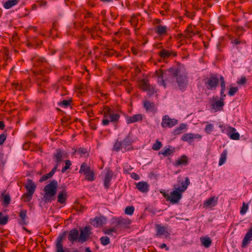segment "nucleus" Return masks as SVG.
<instances>
[{
    "label": "nucleus",
    "mask_w": 252,
    "mask_h": 252,
    "mask_svg": "<svg viewBox=\"0 0 252 252\" xmlns=\"http://www.w3.org/2000/svg\"><path fill=\"white\" fill-rule=\"evenodd\" d=\"M32 196H33V194H32L31 193L25 192L22 195L21 199L24 202H29L32 200Z\"/></svg>",
    "instance_id": "nucleus-40"
},
{
    "label": "nucleus",
    "mask_w": 252,
    "mask_h": 252,
    "mask_svg": "<svg viewBox=\"0 0 252 252\" xmlns=\"http://www.w3.org/2000/svg\"><path fill=\"white\" fill-rule=\"evenodd\" d=\"M122 147L125 150V152L132 149L131 141L129 136H126L122 142Z\"/></svg>",
    "instance_id": "nucleus-28"
},
{
    "label": "nucleus",
    "mask_w": 252,
    "mask_h": 252,
    "mask_svg": "<svg viewBox=\"0 0 252 252\" xmlns=\"http://www.w3.org/2000/svg\"><path fill=\"white\" fill-rule=\"evenodd\" d=\"M79 173L83 174L85 176V179L89 182H93L95 179L94 170L86 162H83L81 165Z\"/></svg>",
    "instance_id": "nucleus-4"
},
{
    "label": "nucleus",
    "mask_w": 252,
    "mask_h": 252,
    "mask_svg": "<svg viewBox=\"0 0 252 252\" xmlns=\"http://www.w3.org/2000/svg\"><path fill=\"white\" fill-rule=\"evenodd\" d=\"M131 221L127 218H119L116 220L117 227L120 226L123 228H127L129 226Z\"/></svg>",
    "instance_id": "nucleus-17"
},
{
    "label": "nucleus",
    "mask_w": 252,
    "mask_h": 252,
    "mask_svg": "<svg viewBox=\"0 0 252 252\" xmlns=\"http://www.w3.org/2000/svg\"><path fill=\"white\" fill-rule=\"evenodd\" d=\"M248 209V205L246 204L245 203H243L242 207L241 208L240 213L242 215H244Z\"/></svg>",
    "instance_id": "nucleus-59"
},
{
    "label": "nucleus",
    "mask_w": 252,
    "mask_h": 252,
    "mask_svg": "<svg viewBox=\"0 0 252 252\" xmlns=\"http://www.w3.org/2000/svg\"><path fill=\"white\" fill-rule=\"evenodd\" d=\"M65 165L62 169V172L64 173L67 169H68L71 165V162L69 160H65L64 161Z\"/></svg>",
    "instance_id": "nucleus-53"
},
{
    "label": "nucleus",
    "mask_w": 252,
    "mask_h": 252,
    "mask_svg": "<svg viewBox=\"0 0 252 252\" xmlns=\"http://www.w3.org/2000/svg\"><path fill=\"white\" fill-rule=\"evenodd\" d=\"M136 188L141 192L146 193L149 190V185L144 181H141L136 184Z\"/></svg>",
    "instance_id": "nucleus-23"
},
{
    "label": "nucleus",
    "mask_w": 252,
    "mask_h": 252,
    "mask_svg": "<svg viewBox=\"0 0 252 252\" xmlns=\"http://www.w3.org/2000/svg\"><path fill=\"white\" fill-rule=\"evenodd\" d=\"M220 80V76L217 73H210L204 78V85L208 90L215 89L218 86Z\"/></svg>",
    "instance_id": "nucleus-3"
},
{
    "label": "nucleus",
    "mask_w": 252,
    "mask_h": 252,
    "mask_svg": "<svg viewBox=\"0 0 252 252\" xmlns=\"http://www.w3.org/2000/svg\"><path fill=\"white\" fill-rule=\"evenodd\" d=\"M156 228L157 231V236L159 237L161 236H167L169 234L167 229L165 226H161L160 224H156Z\"/></svg>",
    "instance_id": "nucleus-25"
},
{
    "label": "nucleus",
    "mask_w": 252,
    "mask_h": 252,
    "mask_svg": "<svg viewBox=\"0 0 252 252\" xmlns=\"http://www.w3.org/2000/svg\"><path fill=\"white\" fill-rule=\"evenodd\" d=\"M64 155V152L63 151L60 149L57 150L56 153L53 155L54 158L56 163L60 164V163L63 161Z\"/></svg>",
    "instance_id": "nucleus-26"
},
{
    "label": "nucleus",
    "mask_w": 252,
    "mask_h": 252,
    "mask_svg": "<svg viewBox=\"0 0 252 252\" xmlns=\"http://www.w3.org/2000/svg\"><path fill=\"white\" fill-rule=\"evenodd\" d=\"M105 220L102 217H95L94 219L90 221L95 227H98L102 226L105 223Z\"/></svg>",
    "instance_id": "nucleus-27"
},
{
    "label": "nucleus",
    "mask_w": 252,
    "mask_h": 252,
    "mask_svg": "<svg viewBox=\"0 0 252 252\" xmlns=\"http://www.w3.org/2000/svg\"><path fill=\"white\" fill-rule=\"evenodd\" d=\"M214 129V125L212 124L207 122V125L205 126L204 131L207 134H210Z\"/></svg>",
    "instance_id": "nucleus-49"
},
{
    "label": "nucleus",
    "mask_w": 252,
    "mask_h": 252,
    "mask_svg": "<svg viewBox=\"0 0 252 252\" xmlns=\"http://www.w3.org/2000/svg\"><path fill=\"white\" fill-rule=\"evenodd\" d=\"M167 73V70L165 72H163L162 70H159L156 71L155 73V77L157 78V82L160 85H162L164 88L166 87L165 81H168L166 79V77L167 76H166V74Z\"/></svg>",
    "instance_id": "nucleus-12"
},
{
    "label": "nucleus",
    "mask_w": 252,
    "mask_h": 252,
    "mask_svg": "<svg viewBox=\"0 0 252 252\" xmlns=\"http://www.w3.org/2000/svg\"><path fill=\"white\" fill-rule=\"evenodd\" d=\"M202 138V135L199 134L186 133L184 134L182 137L181 140L183 141L187 142L189 144H191L194 140H200Z\"/></svg>",
    "instance_id": "nucleus-8"
},
{
    "label": "nucleus",
    "mask_w": 252,
    "mask_h": 252,
    "mask_svg": "<svg viewBox=\"0 0 252 252\" xmlns=\"http://www.w3.org/2000/svg\"><path fill=\"white\" fill-rule=\"evenodd\" d=\"M48 78L47 76L43 74L42 72L35 74L36 82L38 86V91L39 92H44L43 88L45 87L47 85L48 82Z\"/></svg>",
    "instance_id": "nucleus-6"
},
{
    "label": "nucleus",
    "mask_w": 252,
    "mask_h": 252,
    "mask_svg": "<svg viewBox=\"0 0 252 252\" xmlns=\"http://www.w3.org/2000/svg\"><path fill=\"white\" fill-rule=\"evenodd\" d=\"M8 217L7 216H3L2 213L0 212V225H5L8 222Z\"/></svg>",
    "instance_id": "nucleus-48"
},
{
    "label": "nucleus",
    "mask_w": 252,
    "mask_h": 252,
    "mask_svg": "<svg viewBox=\"0 0 252 252\" xmlns=\"http://www.w3.org/2000/svg\"><path fill=\"white\" fill-rule=\"evenodd\" d=\"M144 107L147 111H152L155 107L154 103L149 100H146L144 103Z\"/></svg>",
    "instance_id": "nucleus-41"
},
{
    "label": "nucleus",
    "mask_w": 252,
    "mask_h": 252,
    "mask_svg": "<svg viewBox=\"0 0 252 252\" xmlns=\"http://www.w3.org/2000/svg\"><path fill=\"white\" fill-rule=\"evenodd\" d=\"M52 176H53V175L52 174H51L50 172H49V173L46 174L44 175L43 176H42L39 179V182H42L43 181H45L48 180V179L50 178Z\"/></svg>",
    "instance_id": "nucleus-57"
},
{
    "label": "nucleus",
    "mask_w": 252,
    "mask_h": 252,
    "mask_svg": "<svg viewBox=\"0 0 252 252\" xmlns=\"http://www.w3.org/2000/svg\"><path fill=\"white\" fill-rule=\"evenodd\" d=\"M246 78L245 77H243L240 80H238L237 83L238 85H243L246 83Z\"/></svg>",
    "instance_id": "nucleus-63"
},
{
    "label": "nucleus",
    "mask_w": 252,
    "mask_h": 252,
    "mask_svg": "<svg viewBox=\"0 0 252 252\" xmlns=\"http://www.w3.org/2000/svg\"><path fill=\"white\" fill-rule=\"evenodd\" d=\"M134 211V207L132 206H127L126 208L125 213L126 215H132Z\"/></svg>",
    "instance_id": "nucleus-52"
},
{
    "label": "nucleus",
    "mask_w": 252,
    "mask_h": 252,
    "mask_svg": "<svg viewBox=\"0 0 252 252\" xmlns=\"http://www.w3.org/2000/svg\"><path fill=\"white\" fill-rule=\"evenodd\" d=\"M91 228L89 226L80 228V233L76 228L70 230L68 235V239L73 244L75 242L83 243L87 241L91 234Z\"/></svg>",
    "instance_id": "nucleus-2"
},
{
    "label": "nucleus",
    "mask_w": 252,
    "mask_h": 252,
    "mask_svg": "<svg viewBox=\"0 0 252 252\" xmlns=\"http://www.w3.org/2000/svg\"><path fill=\"white\" fill-rule=\"evenodd\" d=\"M224 97L225 96L220 95V100L216 101L211 104L212 108L215 109L216 111L221 110L224 105Z\"/></svg>",
    "instance_id": "nucleus-20"
},
{
    "label": "nucleus",
    "mask_w": 252,
    "mask_h": 252,
    "mask_svg": "<svg viewBox=\"0 0 252 252\" xmlns=\"http://www.w3.org/2000/svg\"><path fill=\"white\" fill-rule=\"evenodd\" d=\"M200 241L202 245L206 248H209L212 243L211 239L207 236L201 237Z\"/></svg>",
    "instance_id": "nucleus-33"
},
{
    "label": "nucleus",
    "mask_w": 252,
    "mask_h": 252,
    "mask_svg": "<svg viewBox=\"0 0 252 252\" xmlns=\"http://www.w3.org/2000/svg\"><path fill=\"white\" fill-rule=\"evenodd\" d=\"M129 21L132 26L136 28L138 22V20L135 15H133L131 16Z\"/></svg>",
    "instance_id": "nucleus-46"
},
{
    "label": "nucleus",
    "mask_w": 252,
    "mask_h": 252,
    "mask_svg": "<svg viewBox=\"0 0 252 252\" xmlns=\"http://www.w3.org/2000/svg\"><path fill=\"white\" fill-rule=\"evenodd\" d=\"M229 138L233 140H239L240 138V134L238 132L235 131L233 133H231Z\"/></svg>",
    "instance_id": "nucleus-58"
},
{
    "label": "nucleus",
    "mask_w": 252,
    "mask_h": 252,
    "mask_svg": "<svg viewBox=\"0 0 252 252\" xmlns=\"http://www.w3.org/2000/svg\"><path fill=\"white\" fill-rule=\"evenodd\" d=\"M252 227L250 228L248 232L246 234L242 244V248H246L250 241L252 240Z\"/></svg>",
    "instance_id": "nucleus-24"
},
{
    "label": "nucleus",
    "mask_w": 252,
    "mask_h": 252,
    "mask_svg": "<svg viewBox=\"0 0 252 252\" xmlns=\"http://www.w3.org/2000/svg\"><path fill=\"white\" fill-rule=\"evenodd\" d=\"M66 192L63 191L60 192L58 196V202L60 203H63L65 202L66 199Z\"/></svg>",
    "instance_id": "nucleus-37"
},
{
    "label": "nucleus",
    "mask_w": 252,
    "mask_h": 252,
    "mask_svg": "<svg viewBox=\"0 0 252 252\" xmlns=\"http://www.w3.org/2000/svg\"><path fill=\"white\" fill-rule=\"evenodd\" d=\"M169 29L165 25H156L155 27V32L158 35V37L162 39L168 34V31Z\"/></svg>",
    "instance_id": "nucleus-9"
},
{
    "label": "nucleus",
    "mask_w": 252,
    "mask_h": 252,
    "mask_svg": "<svg viewBox=\"0 0 252 252\" xmlns=\"http://www.w3.org/2000/svg\"><path fill=\"white\" fill-rule=\"evenodd\" d=\"M218 198L215 196H212L205 201L203 203L204 208L212 207L217 205Z\"/></svg>",
    "instance_id": "nucleus-22"
},
{
    "label": "nucleus",
    "mask_w": 252,
    "mask_h": 252,
    "mask_svg": "<svg viewBox=\"0 0 252 252\" xmlns=\"http://www.w3.org/2000/svg\"><path fill=\"white\" fill-rule=\"evenodd\" d=\"M158 55L163 60L168 59L171 56L174 57L176 56V53L175 52L164 48L161 49L158 53Z\"/></svg>",
    "instance_id": "nucleus-16"
},
{
    "label": "nucleus",
    "mask_w": 252,
    "mask_h": 252,
    "mask_svg": "<svg viewBox=\"0 0 252 252\" xmlns=\"http://www.w3.org/2000/svg\"><path fill=\"white\" fill-rule=\"evenodd\" d=\"M166 79L170 82H174L175 78L178 83L179 89L184 91L188 85V77L186 75L180 74V69L177 67H171L167 69Z\"/></svg>",
    "instance_id": "nucleus-1"
},
{
    "label": "nucleus",
    "mask_w": 252,
    "mask_h": 252,
    "mask_svg": "<svg viewBox=\"0 0 252 252\" xmlns=\"http://www.w3.org/2000/svg\"><path fill=\"white\" fill-rule=\"evenodd\" d=\"M34 40L35 41V37H33V38H31L28 39V46H32L34 44Z\"/></svg>",
    "instance_id": "nucleus-61"
},
{
    "label": "nucleus",
    "mask_w": 252,
    "mask_h": 252,
    "mask_svg": "<svg viewBox=\"0 0 252 252\" xmlns=\"http://www.w3.org/2000/svg\"><path fill=\"white\" fill-rule=\"evenodd\" d=\"M71 100H63L58 103V105L62 107L66 108L70 105Z\"/></svg>",
    "instance_id": "nucleus-47"
},
{
    "label": "nucleus",
    "mask_w": 252,
    "mask_h": 252,
    "mask_svg": "<svg viewBox=\"0 0 252 252\" xmlns=\"http://www.w3.org/2000/svg\"><path fill=\"white\" fill-rule=\"evenodd\" d=\"M188 164V159L187 156H182L180 158L176 161L175 165L177 166L183 165H187Z\"/></svg>",
    "instance_id": "nucleus-35"
},
{
    "label": "nucleus",
    "mask_w": 252,
    "mask_h": 252,
    "mask_svg": "<svg viewBox=\"0 0 252 252\" xmlns=\"http://www.w3.org/2000/svg\"><path fill=\"white\" fill-rule=\"evenodd\" d=\"M111 122L108 118H104L102 121V124L103 126H107Z\"/></svg>",
    "instance_id": "nucleus-64"
},
{
    "label": "nucleus",
    "mask_w": 252,
    "mask_h": 252,
    "mask_svg": "<svg viewBox=\"0 0 252 252\" xmlns=\"http://www.w3.org/2000/svg\"><path fill=\"white\" fill-rule=\"evenodd\" d=\"M58 188V182L53 180L46 185L44 188L45 192L44 197L46 198H50L53 197L57 192Z\"/></svg>",
    "instance_id": "nucleus-5"
},
{
    "label": "nucleus",
    "mask_w": 252,
    "mask_h": 252,
    "mask_svg": "<svg viewBox=\"0 0 252 252\" xmlns=\"http://www.w3.org/2000/svg\"><path fill=\"white\" fill-rule=\"evenodd\" d=\"M11 198L9 195L5 194L3 196V204L4 206H7L10 202Z\"/></svg>",
    "instance_id": "nucleus-55"
},
{
    "label": "nucleus",
    "mask_w": 252,
    "mask_h": 252,
    "mask_svg": "<svg viewBox=\"0 0 252 252\" xmlns=\"http://www.w3.org/2000/svg\"><path fill=\"white\" fill-rule=\"evenodd\" d=\"M66 232L60 234L57 238L56 244V252H64L63 248V241L66 235Z\"/></svg>",
    "instance_id": "nucleus-14"
},
{
    "label": "nucleus",
    "mask_w": 252,
    "mask_h": 252,
    "mask_svg": "<svg viewBox=\"0 0 252 252\" xmlns=\"http://www.w3.org/2000/svg\"><path fill=\"white\" fill-rule=\"evenodd\" d=\"M121 84H122V85L125 86L126 88L127 91L128 93H129L130 92V91L132 90V87H131L129 83L127 80H124L121 82Z\"/></svg>",
    "instance_id": "nucleus-54"
},
{
    "label": "nucleus",
    "mask_w": 252,
    "mask_h": 252,
    "mask_svg": "<svg viewBox=\"0 0 252 252\" xmlns=\"http://www.w3.org/2000/svg\"><path fill=\"white\" fill-rule=\"evenodd\" d=\"M238 91L237 87H230L228 94L229 96H233Z\"/></svg>",
    "instance_id": "nucleus-56"
},
{
    "label": "nucleus",
    "mask_w": 252,
    "mask_h": 252,
    "mask_svg": "<svg viewBox=\"0 0 252 252\" xmlns=\"http://www.w3.org/2000/svg\"><path fill=\"white\" fill-rule=\"evenodd\" d=\"M104 118H108L111 122H117L120 116L118 113L114 112L108 107H105L104 108Z\"/></svg>",
    "instance_id": "nucleus-7"
},
{
    "label": "nucleus",
    "mask_w": 252,
    "mask_h": 252,
    "mask_svg": "<svg viewBox=\"0 0 252 252\" xmlns=\"http://www.w3.org/2000/svg\"><path fill=\"white\" fill-rule=\"evenodd\" d=\"M101 244L103 246L108 245L110 243V239L107 236H102L100 238Z\"/></svg>",
    "instance_id": "nucleus-51"
},
{
    "label": "nucleus",
    "mask_w": 252,
    "mask_h": 252,
    "mask_svg": "<svg viewBox=\"0 0 252 252\" xmlns=\"http://www.w3.org/2000/svg\"><path fill=\"white\" fill-rule=\"evenodd\" d=\"M162 146V144L158 140H157L156 143L153 144L152 149L155 151L159 150Z\"/></svg>",
    "instance_id": "nucleus-50"
},
{
    "label": "nucleus",
    "mask_w": 252,
    "mask_h": 252,
    "mask_svg": "<svg viewBox=\"0 0 252 252\" xmlns=\"http://www.w3.org/2000/svg\"><path fill=\"white\" fill-rule=\"evenodd\" d=\"M182 192H181L178 189H174V190L169 194L168 201L173 204L178 203L182 197Z\"/></svg>",
    "instance_id": "nucleus-10"
},
{
    "label": "nucleus",
    "mask_w": 252,
    "mask_h": 252,
    "mask_svg": "<svg viewBox=\"0 0 252 252\" xmlns=\"http://www.w3.org/2000/svg\"><path fill=\"white\" fill-rule=\"evenodd\" d=\"M122 149L123 148L122 147V143L121 141H120L118 140H117L113 146V151H115L116 152H119L120 151V150Z\"/></svg>",
    "instance_id": "nucleus-44"
},
{
    "label": "nucleus",
    "mask_w": 252,
    "mask_h": 252,
    "mask_svg": "<svg viewBox=\"0 0 252 252\" xmlns=\"http://www.w3.org/2000/svg\"><path fill=\"white\" fill-rule=\"evenodd\" d=\"M143 119V115L140 114L133 115L130 117H128L126 119L127 124L134 123L137 122L142 121Z\"/></svg>",
    "instance_id": "nucleus-29"
},
{
    "label": "nucleus",
    "mask_w": 252,
    "mask_h": 252,
    "mask_svg": "<svg viewBox=\"0 0 252 252\" xmlns=\"http://www.w3.org/2000/svg\"><path fill=\"white\" fill-rule=\"evenodd\" d=\"M139 85L140 89L143 91H147L150 90V84L148 81L145 79L141 80Z\"/></svg>",
    "instance_id": "nucleus-31"
},
{
    "label": "nucleus",
    "mask_w": 252,
    "mask_h": 252,
    "mask_svg": "<svg viewBox=\"0 0 252 252\" xmlns=\"http://www.w3.org/2000/svg\"><path fill=\"white\" fill-rule=\"evenodd\" d=\"M31 61L33 65L35 66H38L46 63V61L44 58L36 55L32 57Z\"/></svg>",
    "instance_id": "nucleus-21"
},
{
    "label": "nucleus",
    "mask_w": 252,
    "mask_h": 252,
    "mask_svg": "<svg viewBox=\"0 0 252 252\" xmlns=\"http://www.w3.org/2000/svg\"><path fill=\"white\" fill-rule=\"evenodd\" d=\"M117 226H115L113 228H105L103 230V232L105 234L111 235L112 232H117Z\"/></svg>",
    "instance_id": "nucleus-45"
},
{
    "label": "nucleus",
    "mask_w": 252,
    "mask_h": 252,
    "mask_svg": "<svg viewBox=\"0 0 252 252\" xmlns=\"http://www.w3.org/2000/svg\"><path fill=\"white\" fill-rule=\"evenodd\" d=\"M219 81H220V87H221V90H220V95H221L222 96L225 97L226 95L224 94V92L225 91V82L224 77L220 75Z\"/></svg>",
    "instance_id": "nucleus-36"
},
{
    "label": "nucleus",
    "mask_w": 252,
    "mask_h": 252,
    "mask_svg": "<svg viewBox=\"0 0 252 252\" xmlns=\"http://www.w3.org/2000/svg\"><path fill=\"white\" fill-rule=\"evenodd\" d=\"M25 188L27 190V192L33 194L36 188V184L31 179H27V183L25 185Z\"/></svg>",
    "instance_id": "nucleus-18"
},
{
    "label": "nucleus",
    "mask_w": 252,
    "mask_h": 252,
    "mask_svg": "<svg viewBox=\"0 0 252 252\" xmlns=\"http://www.w3.org/2000/svg\"><path fill=\"white\" fill-rule=\"evenodd\" d=\"M27 210L22 209L19 213V223L21 225H27L28 223V217L27 215Z\"/></svg>",
    "instance_id": "nucleus-15"
},
{
    "label": "nucleus",
    "mask_w": 252,
    "mask_h": 252,
    "mask_svg": "<svg viewBox=\"0 0 252 252\" xmlns=\"http://www.w3.org/2000/svg\"><path fill=\"white\" fill-rule=\"evenodd\" d=\"M174 152V149L171 150L169 148H166L162 150L159 152V154H161L164 157L168 156L171 155Z\"/></svg>",
    "instance_id": "nucleus-39"
},
{
    "label": "nucleus",
    "mask_w": 252,
    "mask_h": 252,
    "mask_svg": "<svg viewBox=\"0 0 252 252\" xmlns=\"http://www.w3.org/2000/svg\"><path fill=\"white\" fill-rule=\"evenodd\" d=\"M189 184L190 181L189 178L186 177L185 181H178L177 184L174 185V189L184 192L186 190Z\"/></svg>",
    "instance_id": "nucleus-13"
},
{
    "label": "nucleus",
    "mask_w": 252,
    "mask_h": 252,
    "mask_svg": "<svg viewBox=\"0 0 252 252\" xmlns=\"http://www.w3.org/2000/svg\"><path fill=\"white\" fill-rule=\"evenodd\" d=\"M186 128V125L184 124H182L180 125V126L178 127H177L175 130H174V134L175 135H178L182 133V130Z\"/></svg>",
    "instance_id": "nucleus-43"
},
{
    "label": "nucleus",
    "mask_w": 252,
    "mask_h": 252,
    "mask_svg": "<svg viewBox=\"0 0 252 252\" xmlns=\"http://www.w3.org/2000/svg\"><path fill=\"white\" fill-rule=\"evenodd\" d=\"M6 139V135L4 133H2L0 135V145L3 144Z\"/></svg>",
    "instance_id": "nucleus-60"
},
{
    "label": "nucleus",
    "mask_w": 252,
    "mask_h": 252,
    "mask_svg": "<svg viewBox=\"0 0 252 252\" xmlns=\"http://www.w3.org/2000/svg\"><path fill=\"white\" fill-rule=\"evenodd\" d=\"M236 131V130L234 127L231 126L225 127L224 129L222 130V131L225 133L229 137L230 136L231 133H233L234 132Z\"/></svg>",
    "instance_id": "nucleus-42"
},
{
    "label": "nucleus",
    "mask_w": 252,
    "mask_h": 252,
    "mask_svg": "<svg viewBox=\"0 0 252 252\" xmlns=\"http://www.w3.org/2000/svg\"><path fill=\"white\" fill-rule=\"evenodd\" d=\"M20 0H8L6 1L3 5L5 9H10L12 6L17 5Z\"/></svg>",
    "instance_id": "nucleus-34"
},
{
    "label": "nucleus",
    "mask_w": 252,
    "mask_h": 252,
    "mask_svg": "<svg viewBox=\"0 0 252 252\" xmlns=\"http://www.w3.org/2000/svg\"><path fill=\"white\" fill-rule=\"evenodd\" d=\"M59 90L61 91L60 94L62 96L64 95H66L67 94V93H68L67 91L63 87H61L59 89Z\"/></svg>",
    "instance_id": "nucleus-62"
},
{
    "label": "nucleus",
    "mask_w": 252,
    "mask_h": 252,
    "mask_svg": "<svg viewBox=\"0 0 252 252\" xmlns=\"http://www.w3.org/2000/svg\"><path fill=\"white\" fill-rule=\"evenodd\" d=\"M227 155V150L225 149L223 151V152L221 154L220 158V160H219V165L220 166L223 165L225 163Z\"/></svg>",
    "instance_id": "nucleus-38"
},
{
    "label": "nucleus",
    "mask_w": 252,
    "mask_h": 252,
    "mask_svg": "<svg viewBox=\"0 0 252 252\" xmlns=\"http://www.w3.org/2000/svg\"><path fill=\"white\" fill-rule=\"evenodd\" d=\"M114 173L110 169H108L104 179V186L105 189H108L111 185L110 182Z\"/></svg>",
    "instance_id": "nucleus-19"
},
{
    "label": "nucleus",
    "mask_w": 252,
    "mask_h": 252,
    "mask_svg": "<svg viewBox=\"0 0 252 252\" xmlns=\"http://www.w3.org/2000/svg\"><path fill=\"white\" fill-rule=\"evenodd\" d=\"M177 123L178 120L175 119H171L168 116L165 115L162 118L161 125L162 127H172L177 125Z\"/></svg>",
    "instance_id": "nucleus-11"
},
{
    "label": "nucleus",
    "mask_w": 252,
    "mask_h": 252,
    "mask_svg": "<svg viewBox=\"0 0 252 252\" xmlns=\"http://www.w3.org/2000/svg\"><path fill=\"white\" fill-rule=\"evenodd\" d=\"M185 32L186 33V38H190L194 35L198 34V32L195 31V28L193 27L191 25L188 26L185 31Z\"/></svg>",
    "instance_id": "nucleus-30"
},
{
    "label": "nucleus",
    "mask_w": 252,
    "mask_h": 252,
    "mask_svg": "<svg viewBox=\"0 0 252 252\" xmlns=\"http://www.w3.org/2000/svg\"><path fill=\"white\" fill-rule=\"evenodd\" d=\"M12 86L15 90L18 91H23L28 87V85L25 84V81H22L21 83H13Z\"/></svg>",
    "instance_id": "nucleus-32"
}]
</instances>
